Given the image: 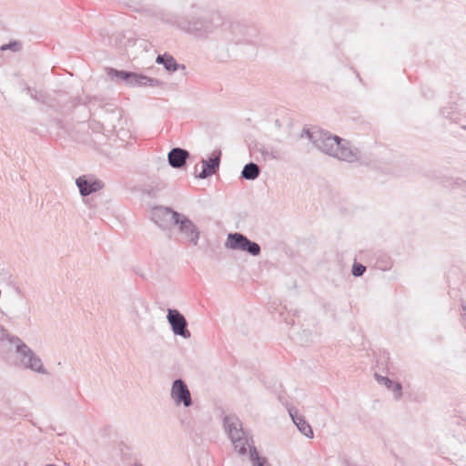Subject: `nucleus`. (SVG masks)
Returning <instances> with one entry per match:
<instances>
[{"instance_id": "obj_12", "label": "nucleus", "mask_w": 466, "mask_h": 466, "mask_svg": "<svg viewBox=\"0 0 466 466\" xmlns=\"http://www.w3.org/2000/svg\"><path fill=\"white\" fill-rule=\"evenodd\" d=\"M221 151L215 150L208 159H202V170L198 175H196L198 178L205 179L213 174H215L220 164Z\"/></svg>"}, {"instance_id": "obj_8", "label": "nucleus", "mask_w": 466, "mask_h": 466, "mask_svg": "<svg viewBox=\"0 0 466 466\" xmlns=\"http://www.w3.org/2000/svg\"><path fill=\"white\" fill-rule=\"evenodd\" d=\"M170 397L177 406L183 405L188 408L192 405L191 393L186 382L181 379L173 381Z\"/></svg>"}, {"instance_id": "obj_18", "label": "nucleus", "mask_w": 466, "mask_h": 466, "mask_svg": "<svg viewBox=\"0 0 466 466\" xmlns=\"http://www.w3.org/2000/svg\"><path fill=\"white\" fill-rule=\"evenodd\" d=\"M156 62L157 64L163 65L165 69L169 72H175L178 70L180 67L185 69L184 65L178 64L176 59L168 54L158 55L156 58Z\"/></svg>"}, {"instance_id": "obj_21", "label": "nucleus", "mask_w": 466, "mask_h": 466, "mask_svg": "<svg viewBox=\"0 0 466 466\" xmlns=\"http://www.w3.org/2000/svg\"><path fill=\"white\" fill-rule=\"evenodd\" d=\"M241 251L247 252L249 255L256 257L261 253V248L257 242L248 239Z\"/></svg>"}, {"instance_id": "obj_24", "label": "nucleus", "mask_w": 466, "mask_h": 466, "mask_svg": "<svg viewBox=\"0 0 466 466\" xmlns=\"http://www.w3.org/2000/svg\"><path fill=\"white\" fill-rule=\"evenodd\" d=\"M133 304H134V308H136L137 306L143 307L145 305V302L142 299H136L133 300Z\"/></svg>"}, {"instance_id": "obj_10", "label": "nucleus", "mask_w": 466, "mask_h": 466, "mask_svg": "<svg viewBox=\"0 0 466 466\" xmlns=\"http://www.w3.org/2000/svg\"><path fill=\"white\" fill-rule=\"evenodd\" d=\"M76 184L81 196L86 197L104 187V183L92 175H84L76 178Z\"/></svg>"}, {"instance_id": "obj_23", "label": "nucleus", "mask_w": 466, "mask_h": 466, "mask_svg": "<svg viewBox=\"0 0 466 466\" xmlns=\"http://www.w3.org/2000/svg\"><path fill=\"white\" fill-rule=\"evenodd\" d=\"M18 46L17 43H10L8 45H4L2 47H1V50H6V49H12L14 51L16 50V46Z\"/></svg>"}, {"instance_id": "obj_5", "label": "nucleus", "mask_w": 466, "mask_h": 466, "mask_svg": "<svg viewBox=\"0 0 466 466\" xmlns=\"http://www.w3.org/2000/svg\"><path fill=\"white\" fill-rule=\"evenodd\" d=\"M12 342L15 343L16 353L23 366L41 374L47 373L40 358L19 338H14Z\"/></svg>"}, {"instance_id": "obj_19", "label": "nucleus", "mask_w": 466, "mask_h": 466, "mask_svg": "<svg viewBox=\"0 0 466 466\" xmlns=\"http://www.w3.org/2000/svg\"><path fill=\"white\" fill-rule=\"evenodd\" d=\"M261 169L258 164L249 162L246 164L241 171V177L246 180H255L260 175Z\"/></svg>"}, {"instance_id": "obj_6", "label": "nucleus", "mask_w": 466, "mask_h": 466, "mask_svg": "<svg viewBox=\"0 0 466 466\" xmlns=\"http://www.w3.org/2000/svg\"><path fill=\"white\" fill-rule=\"evenodd\" d=\"M173 218H175L174 226H177L178 234L182 236L186 242L197 246L200 231L195 223L181 213H175Z\"/></svg>"}, {"instance_id": "obj_27", "label": "nucleus", "mask_w": 466, "mask_h": 466, "mask_svg": "<svg viewBox=\"0 0 466 466\" xmlns=\"http://www.w3.org/2000/svg\"><path fill=\"white\" fill-rule=\"evenodd\" d=\"M464 187H465V188H466V182H464Z\"/></svg>"}, {"instance_id": "obj_7", "label": "nucleus", "mask_w": 466, "mask_h": 466, "mask_svg": "<svg viewBox=\"0 0 466 466\" xmlns=\"http://www.w3.org/2000/svg\"><path fill=\"white\" fill-rule=\"evenodd\" d=\"M167 319L175 335L180 336L184 339L190 338L191 333L187 329V321L179 310L175 309H168Z\"/></svg>"}, {"instance_id": "obj_25", "label": "nucleus", "mask_w": 466, "mask_h": 466, "mask_svg": "<svg viewBox=\"0 0 466 466\" xmlns=\"http://www.w3.org/2000/svg\"><path fill=\"white\" fill-rule=\"evenodd\" d=\"M462 309H463V313H464V315H466V307H465V306H463V307H462Z\"/></svg>"}, {"instance_id": "obj_14", "label": "nucleus", "mask_w": 466, "mask_h": 466, "mask_svg": "<svg viewBox=\"0 0 466 466\" xmlns=\"http://www.w3.org/2000/svg\"><path fill=\"white\" fill-rule=\"evenodd\" d=\"M107 75L112 78L124 82L129 86H137L139 74L109 68Z\"/></svg>"}, {"instance_id": "obj_11", "label": "nucleus", "mask_w": 466, "mask_h": 466, "mask_svg": "<svg viewBox=\"0 0 466 466\" xmlns=\"http://www.w3.org/2000/svg\"><path fill=\"white\" fill-rule=\"evenodd\" d=\"M251 151L253 155L257 153L260 154V158L258 157H255L256 160L258 161L277 160L282 157L281 149L274 145L258 143L255 144Z\"/></svg>"}, {"instance_id": "obj_26", "label": "nucleus", "mask_w": 466, "mask_h": 466, "mask_svg": "<svg viewBox=\"0 0 466 466\" xmlns=\"http://www.w3.org/2000/svg\"><path fill=\"white\" fill-rule=\"evenodd\" d=\"M198 170V165L195 166V171L197 172Z\"/></svg>"}, {"instance_id": "obj_1", "label": "nucleus", "mask_w": 466, "mask_h": 466, "mask_svg": "<svg viewBox=\"0 0 466 466\" xmlns=\"http://www.w3.org/2000/svg\"><path fill=\"white\" fill-rule=\"evenodd\" d=\"M301 137H306L319 151L350 163L360 158V151L350 141L318 127L304 128Z\"/></svg>"}, {"instance_id": "obj_16", "label": "nucleus", "mask_w": 466, "mask_h": 466, "mask_svg": "<svg viewBox=\"0 0 466 466\" xmlns=\"http://www.w3.org/2000/svg\"><path fill=\"white\" fill-rule=\"evenodd\" d=\"M249 238L239 232L228 233L225 242V248L231 250L241 251Z\"/></svg>"}, {"instance_id": "obj_20", "label": "nucleus", "mask_w": 466, "mask_h": 466, "mask_svg": "<svg viewBox=\"0 0 466 466\" xmlns=\"http://www.w3.org/2000/svg\"><path fill=\"white\" fill-rule=\"evenodd\" d=\"M164 83L156 78L148 77L145 75L139 74L137 86H150V87H160L163 86Z\"/></svg>"}, {"instance_id": "obj_3", "label": "nucleus", "mask_w": 466, "mask_h": 466, "mask_svg": "<svg viewBox=\"0 0 466 466\" xmlns=\"http://www.w3.org/2000/svg\"><path fill=\"white\" fill-rule=\"evenodd\" d=\"M223 25V17L217 13L194 16L189 20L177 22L180 29L194 35L198 39H208Z\"/></svg>"}, {"instance_id": "obj_17", "label": "nucleus", "mask_w": 466, "mask_h": 466, "mask_svg": "<svg viewBox=\"0 0 466 466\" xmlns=\"http://www.w3.org/2000/svg\"><path fill=\"white\" fill-rule=\"evenodd\" d=\"M375 378L380 384L384 385L387 389L392 391L395 400H400L402 395V387L399 382H394L388 377L375 374Z\"/></svg>"}, {"instance_id": "obj_15", "label": "nucleus", "mask_w": 466, "mask_h": 466, "mask_svg": "<svg viewBox=\"0 0 466 466\" xmlns=\"http://www.w3.org/2000/svg\"><path fill=\"white\" fill-rule=\"evenodd\" d=\"M289 413L296 424L299 431L308 438H313V431L311 426L304 420V418L298 414L297 410L293 407H288Z\"/></svg>"}, {"instance_id": "obj_13", "label": "nucleus", "mask_w": 466, "mask_h": 466, "mask_svg": "<svg viewBox=\"0 0 466 466\" xmlns=\"http://www.w3.org/2000/svg\"><path fill=\"white\" fill-rule=\"evenodd\" d=\"M189 157V152L181 147H174L167 154L168 164L174 168H182Z\"/></svg>"}, {"instance_id": "obj_2", "label": "nucleus", "mask_w": 466, "mask_h": 466, "mask_svg": "<svg viewBox=\"0 0 466 466\" xmlns=\"http://www.w3.org/2000/svg\"><path fill=\"white\" fill-rule=\"evenodd\" d=\"M223 428L231 441L234 450L239 455H246L248 448L249 460L253 466H272L266 457L259 456L252 436H249L244 430L243 423L238 417L233 414L225 416L223 418Z\"/></svg>"}, {"instance_id": "obj_9", "label": "nucleus", "mask_w": 466, "mask_h": 466, "mask_svg": "<svg viewBox=\"0 0 466 466\" xmlns=\"http://www.w3.org/2000/svg\"><path fill=\"white\" fill-rule=\"evenodd\" d=\"M178 213L171 208L156 206L151 208V220L160 228L168 229L174 226V214Z\"/></svg>"}, {"instance_id": "obj_22", "label": "nucleus", "mask_w": 466, "mask_h": 466, "mask_svg": "<svg viewBox=\"0 0 466 466\" xmlns=\"http://www.w3.org/2000/svg\"><path fill=\"white\" fill-rule=\"evenodd\" d=\"M366 271V267L360 263L355 262L352 266L351 273L354 277H361Z\"/></svg>"}, {"instance_id": "obj_29", "label": "nucleus", "mask_w": 466, "mask_h": 466, "mask_svg": "<svg viewBox=\"0 0 466 466\" xmlns=\"http://www.w3.org/2000/svg\"><path fill=\"white\" fill-rule=\"evenodd\" d=\"M463 128H465V129H466V126H465V127H463Z\"/></svg>"}, {"instance_id": "obj_28", "label": "nucleus", "mask_w": 466, "mask_h": 466, "mask_svg": "<svg viewBox=\"0 0 466 466\" xmlns=\"http://www.w3.org/2000/svg\"><path fill=\"white\" fill-rule=\"evenodd\" d=\"M136 466H143V465H141V464H138V465H136Z\"/></svg>"}, {"instance_id": "obj_4", "label": "nucleus", "mask_w": 466, "mask_h": 466, "mask_svg": "<svg viewBox=\"0 0 466 466\" xmlns=\"http://www.w3.org/2000/svg\"><path fill=\"white\" fill-rule=\"evenodd\" d=\"M219 37L228 44L242 45L249 44L250 34L249 29L239 23H225L220 26Z\"/></svg>"}]
</instances>
